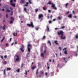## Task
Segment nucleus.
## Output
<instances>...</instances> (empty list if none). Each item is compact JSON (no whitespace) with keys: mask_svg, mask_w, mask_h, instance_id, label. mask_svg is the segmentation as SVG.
Here are the masks:
<instances>
[{"mask_svg":"<svg viewBox=\"0 0 78 78\" xmlns=\"http://www.w3.org/2000/svg\"><path fill=\"white\" fill-rule=\"evenodd\" d=\"M54 72L51 73V76H53L54 75Z\"/></svg>","mask_w":78,"mask_h":78,"instance_id":"nucleus-17","label":"nucleus"},{"mask_svg":"<svg viewBox=\"0 0 78 78\" xmlns=\"http://www.w3.org/2000/svg\"><path fill=\"white\" fill-rule=\"evenodd\" d=\"M16 57L17 58H16V61H19V57L18 55H16Z\"/></svg>","mask_w":78,"mask_h":78,"instance_id":"nucleus-7","label":"nucleus"},{"mask_svg":"<svg viewBox=\"0 0 78 78\" xmlns=\"http://www.w3.org/2000/svg\"><path fill=\"white\" fill-rule=\"evenodd\" d=\"M58 18L59 20H61V17L60 16L58 17Z\"/></svg>","mask_w":78,"mask_h":78,"instance_id":"nucleus-48","label":"nucleus"},{"mask_svg":"<svg viewBox=\"0 0 78 78\" xmlns=\"http://www.w3.org/2000/svg\"><path fill=\"white\" fill-rule=\"evenodd\" d=\"M45 74L46 76H47V73H45Z\"/></svg>","mask_w":78,"mask_h":78,"instance_id":"nucleus-61","label":"nucleus"},{"mask_svg":"<svg viewBox=\"0 0 78 78\" xmlns=\"http://www.w3.org/2000/svg\"><path fill=\"white\" fill-rule=\"evenodd\" d=\"M13 23V21L12 20L10 21V24H12Z\"/></svg>","mask_w":78,"mask_h":78,"instance_id":"nucleus-29","label":"nucleus"},{"mask_svg":"<svg viewBox=\"0 0 78 78\" xmlns=\"http://www.w3.org/2000/svg\"><path fill=\"white\" fill-rule=\"evenodd\" d=\"M27 57H29L30 56H29V53H28L27 55Z\"/></svg>","mask_w":78,"mask_h":78,"instance_id":"nucleus-36","label":"nucleus"},{"mask_svg":"<svg viewBox=\"0 0 78 78\" xmlns=\"http://www.w3.org/2000/svg\"><path fill=\"white\" fill-rule=\"evenodd\" d=\"M28 1L30 4H32V3L31 2V0H29Z\"/></svg>","mask_w":78,"mask_h":78,"instance_id":"nucleus-32","label":"nucleus"},{"mask_svg":"<svg viewBox=\"0 0 78 78\" xmlns=\"http://www.w3.org/2000/svg\"><path fill=\"white\" fill-rule=\"evenodd\" d=\"M11 70V68H7V71H8V70Z\"/></svg>","mask_w":78,"mask_h":78,"instance_id":"nucleus-13","label":"nucleus"},{"mask_svg":"<svg viewBox=\"0 0 78 78\" xmlns=\"http://www.w3.org/2000/svg\"><path fill=\"white\" fill-rule=\"evenodd\" d=\"M53 8L54 9H55V10H56L57 9V8H56V7H55V6L54 7H53Z\"/></svg>","mask_w":78,"mask_h":78,"instance_id":"nucleus-28","label":"nucleus"},{"mask_svg":"<svg viewBox=\"0 0 78 78\" xmlns=\"http://www.w3.org/2000/svg\"><path fill=\"white\" fill-rule=\"evenodd\" d=\"M10 19L11 20H14V18H13V17H11V18H10Z\"/></svg>","mask_w":78,"mask_h":78,"instance_id":"nucleus-40","label":"nucleus"},{"mask_svg":"<svg viewBox=\"0 0 78 78\" xmlns=\"http://www.w3.org/2000/svg\"><path fill=\"white\" fill-rule=\"evenodd\" d=\"M45 51H46V49L44 50V53H45Z\"/></svg>","mask_w":78,"mask_h":78,"instance_id":"nucleus-58","label":"nucleus"},{"mask_svg":"<svg viewBox=\"0 0 78 78\" xmlns=\"http://www.w3.org/2000/svg\"><path fill=\"white\" fill-rule=\"evenodd\" d=\"M47 29L48 30V31H49V30H50V29L49 28V27H48V26H47Z\"/></svg>","mask_w":78,"mask_h":78,"instance_id":"nucleus-26","label":"nucleus"},{"mask_svg":"<svg viewBox=\"0 0 78 78\" xmlns=\"http://www.w3.org/2000/svg\"><path fill=\"white\" fill-rule=\"evenodd\" d=\"M21 1L22 4L25 3H24L25 2V0H21Z\"/></svg>","mask_w":78,"mask_h":78,"instance_id":"nucleus-9","label":"nucleus"},{"mask_svg":"<svg viewBox=\"0 0 78 78\" xmlns=\"http://www.w3.org/2000/svg\"><path fill=\"white\" fill-rule=\"evenodd\" d=\"M6 27V25H4V26L3 27V30H5V28Z\"/></svg>","mask_w":78,"mask_h":78,"instance_id":"nucleus-21","label":"nucleus"},{"mask_svg":"<svg viewBox=\"0 0 78 78\" xmlns=\"http://www.w3.org/2000/svg\"><path fill=\"white\" fill-rule=\"evenodd\" d=\"M24 10L25 11V12H27V8H24Z\"/></svg>","mask_w":78,"mask_h":78,"instance_id":"nucleus-27","label":"nucleus"},{"mask_svg":"<svg viewBox=\"0 0 78 78\" xmlns=\"http://www.w3.org/2000/svg\"><path fill=\"white\" fill-rule=\"evenodd\" d=\"M69 5V3H68L66 4V8L67 6V5Z\"/></svg>","mask_w":78,"mask_h":78,"instance_id":"nucleus-43","label":"nucleus"},{"mask_svg":"<svg viewBox=\"0 0 78 78\" xmlns=\"http://www.w3.org/2000/svg\"><path fill=\"white\" fill-rule=\"evenodd\" d=\"M13 34V36H16V35H15V33H14Z\"/></svg>","mask_w":78,"mask_h":78,"instance_id":"nucleus-56","label":"nucleus"},{"mask_svg":"<svg viewBox=\"0 0 78 78\" xmlns=\"http://www.w3.org/2000/svg\"><path fill=\"white\" fill-rule=\"evenodd\" d=\"M13 14V11H12L11 12V15H12Z\"/></svg>","mask_w":78,"mask_h":78,"instance_id":"nucleus-50","label":"nucleus"},{"mask_svg":"<svg viewBox=\"0 0 78 78\" xmlns=\"http://www.w3.org/2000/svg\"><path fill=\"white\" fill-rule=\"evenodd\" d=\"M38 70H39V68L37 69V70L36 71V74H37V73H38Z\"/></svg>","mask_w":78,"mask_h":78,"instance_id":"nucleus-41","label":"nucleus"},{"mask_svg":"<svg viewBox=\"0 0 78 78\" xmlns=\"http://www.w3.org/2000/svg\"><path fill=\"white\" fill-rule=\"evenodd\" d=\"M73 14H75V12L74 11H73Z\"/></svg>","mask_w":78,"mask_h":78,"instance_id":"nucleus-64","label":"nucleus"},{"mask_svg":"<svg viewBox=\"0 0 78 78\" xmlns=\"http://www.w3.org/2000/svg\"><path fill=\"white\" fill-rule=\"evenodd\" d=\"M55 20H56V19H53V21H55Z\"/></svg>","mask_w":78,"mask_h":78,"instance_id":"nucleus-59","label":"nucleus"},{"mask_svg":"<svg viewBox=\"0 0 78 78\" xmlns=\"http://www.w3.org/2000/svg\"><path fill=\"white\" fill-rule=\"evenodd\" d=\"M5 45L6 46H8V43H6V44H5Z\"/></svg>","mask_w":78,"mask_h":78,"instance_id":"nucleus-57","label":"nucleus"},{"mask_svg":"<svg viewBox=\"0 0 78 78\" xmlns=\"http://www.w3.org/2000/svg\"><path fill=\"white\" fill-rule=\"evenodd\" d=\"M44 17L43 15L42 14H39L38 15V18L39 19H41V18H42Z\"/></svg>","mask_w":78,"mask_h":78,"instance_id":"nucleus-5","label":"nucleus"},{"mask_svg":"<svg viewBox=\"0 0 78 78\" xmlns=\"http://www.w3.org/2000/svg\"><path fill=\"white\" fill-rule=\"evenodd\" d=\"M35 68H36V66H34V67H32V69H33V70H34Z\"/></svg>","mask_w":78,"mask_h":78,"instance_id":"nucleus-34","label":"nucleus"},{"mask_svg":"<svg viewBox=\"0 0 78 78\" xmlns=\"http://www.w3.org/2000/svg\"><path fill=\"white\" fill-rule=\"evenodd\" d=\"M63 58V59H64V60H65V61H66V58L64 57Z\"/></svg>","mask_w":78,"mask_h":78,"instance_id":"nucleus-60","label":"nucleus"},{"mask_svg":"<svg viewBox=\"0 0 78 78\" xmlns=\"http://www.w3.org/2000/svg\"><path fill=\"white\" fill-rule=\"evenodd\" d=\"M16 71L18 72H20V69H17L16 70Z\"/></svg>","mask_w":78,"mask_h":78,"instance_id":"nucleus-33","label":"nucleus"},{"mask_svg":"<svg viewBox=\"0 0 78 78\" xmlns=\"http://www.w3.org/2000/svg\"><path fill=\"white\" fill-rule=\"evenodd\" d=\"M48 43H49V44L50 46H51V42H50V41L48 40Z\"/></svg>","mask_w":78,"mask_h":78,"instance_id":"nucleus-16","label":"nucleus"},{"mask_svg":"<svg viewBox=\"0 0 78 78\" xmlns=\"http://www.w3.org/2000/svg\"><path fill=\"white\" fill-rule=\"evenodd\" d=\"M46 37L45 36H44L43 37V39H45V38Z\"/></svg>","mask_w":78,"mask_h":78,"instance_id":"nucleus-38","label":"nucleus"},{"mask_svg":"<svg viewBox=\"0 0 78 78\" xmlns=\"http://www.w3.org/2000/svg\"><path fill=\"white\" fill-rule=\"evenodd\" d=\"M68 17L69 18H72V14H70L68 15Z\"/></svg>","mask_w":78,"mask_h":78,"instance_id":"nucleus-15","label":"nucleus"},{"mask_svg":"<svg viewBox=\"0 0 78 78\" xmlns=\"http://www.w3.org/2000/svg\"><path fill=\"white\" fill-rule=\"evenodd\" d=\"M5 37H4L3 38H2V39L1 40V42H3V40H4V39H5Z\"/></svg>","mask_w":78,"mask_h":78,"instance_id":"nucleus-19","label":"nucleus"},{"mask_svg":"<svg viewBox=\"0 0 78 78\" xmlns=\"http://www.w3.org/2000/svg\"><path fill=\"white\" fill-rule=\"evenodd\" d=\"M1 58H2V59H3V56H1Z\"/></svg>","mask_w":78,"mask_h":78,"instance_id":"nucleus-47","label":"nucleus"},{"mask_svg":"<svg viewBox=\"0 0 78 78\" xmlns=\"http://www.w3.org/2000/svg\"><path fill=\"white\" fill-rule=\"evenodd\" d=\"M25 73H24V74H25V77L27 78V70H25Z\"/></svg>","mask_w":78,"mask_h":78,"instance_id":"nucleus-11","label":"nucleus"},{"mask_svg":"<svg viewBox=\"0 0 78 78\" xmlns=\"http://www.w3.org/2000/svg\"><path fill=\"white\" fill-rule=\"evenodd\" d=\"M37 11H38V9H35V12H37Z\"/></svg>","mask_w":78,"mask_h":78,"instance_id":"nucleus-31","label":"nucleus"},{"mask_svg":"<svg viewBox=\"0 0 78 78\" xmlns=\"http://www.w3.org/2000/svg\"><path fill=\"white\" fill-rule=\"evenodd\" d=\"M35 28L36 30H37V31L38 30H39V28L37 27H35Z\"/></svg>","mask_w":78,"mask_h":78,"instance_id":"nucleus-18","label":"nucleus"},{"mask_svg":"<svg viewBox=\"0 0 78 78\" xmlns=\"http://www.w3.org/2000/svg\"><path fill=\"white\" fill-rule=\"evenodd\" d=\"M69 13H70V12H66V14H69Z\"/></svg>","mask_w":78,"mask_h":78,"instance_id":"nucleus-44","label":"nucleus"},{"mask_svg":"<svg viewBox=\"0 0 78 78\" xmlns=\"http://www.w3.org/2000/svg\"><path fill=\"white\" fill-rule=\"evenodd\" d=\"M21 48H24V45H22Z\"/></svg>","mask_w":78,"mask_h":78,"instance_id":"nucleus-46","label":"nucleus"},{"mask_svg":"<svg viewBox=\"0 0 78 78\" xmlns=\"http://www.w3.org/2000/svg\"><path fill=\"white\" fill-rule=\"evenodd\" d=\"M4 75H5L6 74V70L5 69H4Z\"/></svg>","mask_w":78,"mask_h":78,"instance_id":"nucleus-22","label":"nucleus"},{"mask_svg":"<svg viewBox=\"0 0 78 78\" xmlns=\"http://www.w3.org/2000/svg\"><path fill=\"white\" fill-rule=\"evenodd\" d=\"M64 53H65V54L66 55H67V51L65 50V51Z\"/></svg>","mask_w":78,"mask_h":78,"instance_id":"nucleus-42","label":"nucleus"},{"mask_svg":"<svg viewBox=\"0 0 78 78\" xmlns=\"http://www.w3.org/2000/svg\"><path fill=\"white\" fill-rule=\"evenodd\" d=\"M5 17L6 18H8V13L6 14L5 15Z\"/></svg>","mask_w":78,"mask_h":78,"instance_id":"nucleus-23","label":"nucleus"},{"mask_svg":"<svg viewBox=\"0 0 78 78\" xmlns=\"http://www.w3.org/2000/svg\"><path fill=\"white\" fill-rule=\"evenodd\" d=\"M47 65L48 66L47 68L48 69H50V67L48 66V63H47Z\"/></svg>","mask_w":78,"mask_h":78,"instance_id":"nucleus-25","label":"nucleus"},{"mask_svg":"<svg viewBox=\"0 0 78 78\" xmlns=\"http://www.w3.org/2000/svg\"><path fill=\"white\" fill-rule=\"evenodd\" d=\"M20 50L22 51V52H24V50H23V48H20Z\"/></svg>","mask_w":78,"mask_h":78,"instance_id":"nucleus-14","label":"nucleus"},{"mask_svg":"<svg viewBox=\"0 0 78 78\" xmlns=\"http://www.w3.org/2000/svg\"><path fill=\"white\" fill-rule=\"evenodd\" d=\"M3 64H4V65H5V64H6V62H4L3 63Z\"/></svg>","mask_w":78,"mask_h":78,"instance_id":"nucleus-45","label":"nucleus"},{"mask_svg":"<svg viewBox=\"0 0 78 78\" xmlns=\"http://www.w3.org/2000/svg\"><path fill=\"white\" fill-rule=\"evenodd\" d=\"M10 2L11 3H12V2H13V0H10Z\"/></svg>","mask_w":78,"mask_h":78,"instance_id":"nucleus-30","label":"nucleus"},{"mask_svg":"<svg viewBox=\"0 0 78 78\" xmlns=\"http://www.w3.org/2000/svg\"><path fill=\"white\" fill-rule=\"evenodd\" d=\"M48 12H51V10H48Z\"/></svg>","mask_w":78,"mask_h":78,"instance_id":"nucleus-51","label":"nucleus"},{"mask_svg":"<svg viewBox=\"0 0 78 78\" xmlns=\"http://www.w3.org/2000/svg\"><path fill=\"white\" fill-rule=\"evenodd\" d=\"M41 74H42L43 75H44V72H41Z\"/></svg>","mask_w":78,"mask_h":78,"instance_id":"nucleus-55","label":"nucleus"},{"mask_svg":"<svg viewBox=\"0 0 78 78\" xmlns=\"http://www.w3.org/2000/svg\"><path fill=\"white\" fill-rule=\"evenodd\" d=\"M41 56L42 57H44V53H42L41 54Z\"/></svg>","mask_w":78,"mask_h":78,"instance_id":"nucleus-20","label":"nucleus"},{"mask_svg":"<svg viewBox=\"0 0 78 78\" xmlns=\"http://www.w3.org/2000/svg\"><path fill=\"white\" fill-rule=\"evenodd\" d=\"M26 4L23 5V6H28V5L29 4V2H26Z\"/></svg>","mask_w":78,"mask_h":78,"instance_id":"nucleus-8","label":"nucleus"},{"mask_svg":"<svg viewBox=\"0 0 78 78\" xmlns=\"http://www.w3.org/2000/svg\"><path fill=\"white\" fill-rule=\"evenodd\" d=\"M29 47H31V45L30 44H29L27 46V48H28V51L30 53V50L31 49Z\"/></svg>","mask_w":78,"mask_h":78,"instance_id":"nucleus-4","label":"nucleus"},{"mask_svg":"<svg viewBox=\"0 0 78 78\" xmlns=\"http://www.w3.org/2000/svg\"><path fill=\"white\" fill-rule=\"evenodd\" d=\"M43 9L44 10V11H45V10H47V8H45L44 7H43Z\"/></svg>","mask_w":78,"mask_h":78,"instance_id":"nucleus-24","label":"nucleus"},{"mask_svg":"<svg viewBox=\"0 0 78 78\" xmlns=\"http://www.w3.org/2000/svg\"><path fill=\"white\" fill-rule=\"evenodd\" d=\"M51 1H50L48 2L47 3V4H49V5H51Z\"/></svg>","mask_w":78,"mask_h":78,"instance_id":"nucleus-37","label":"nucleus"},{"mask_svg":"<svg viewBox=\"0 0 78 78\" xmlns=\"http://www.w3.org/2000/svg\"><path fill=\"white\" fill-rule=\"evenodd\" d=\"M7 57V56L6 55L5 56L4 58H6Z\"/></svg>","mask_w":78,"mask_h":78,"instance_id":"nucleus-63","label":"nucleus"},{"mask_svg":"<svg viewBox=\"0 0 78 78\" xmlns=\"http://www.w3.org/2000/svg\"><path fill=\"white\" fill-rule=\"evenodd\" d=\"M2 11H5V9H2Z\"/></svg>","mask_w":78,"mask_h":78,"instance_id":"nucleus-62","label":"nucleus"},{"mask_svg":"<svg viewBox=\"0 0 78 78\" xmlns=\"http://www.w3.org/2000/svg\"><path fill=\"white\" fill-rule=\"evenodd\" d=\"M57 34L58 35H61H61L60 37L61 39H64L66 38V37H63V34H64V32L62 31H61L60 32H58Z\"/></svg>","mask_w":78,"mask_h":78,"instance_id":"nucleus-1","label":"nucleus"},{"mask_svg":"<svg viewBox=\"0 0 78 78\" xmlns=\"http://www.w3.org/2000/svg\"><path fill=\"white\" fill-rule=\"evenodd\" d=\"M5 6L6 7V12H10V10H9V9H8V8H9V6H8V5H6Z\"/></svg>","mask_w":78,"mask_h":78,"instance_id":"nucleus-3","label":"nucleus"},{"mask_svg":"<svg viewBox=\"0 0 78 78\" xmlns=\"http://www.w3.org/2000/svg\"><path fill=\"white\" fill-rule=\"evenodd\" d=\"M59 28H55V30H59Z\"/></svg>","mask_w":78,"mask_h":78,"instance_id":"nucleus-52","label":"nucleus"},{"mask_svg":"<svg viewBox=\"0 0 78 78\" xmlns=\"http://www.w3.org/2000/svg\"><path fill=\"white\" fill-rule=\"evenodd\" d=\"M10 11H12V9H12V7H10Z\"/></svg>","mask_w":78,"mask_h":78,"instance_id":"nucleus-39","label":"nucleus"},{"mask_svg":"<svg viewBox=\"0 0 78 78\" xmlns=\"http://www.w3.org/2000/svg\"><path fill=\"white\" fill-rule=\"evenodd\" d=\"M49 23H51V21H49Z\"/></svg>","mask_w":78,"mask_h":78,"instance_id":"nucleus-53","label":"nucleus"},{"mask_svg":"<svg viewBox=\"0 0 78 78\" xmlns=\"http://www.w3.org/2000/svg\"><path fill=\"white\" fill-rule=\"evenodd\" d=\"M59 49L60 50H61V47H59Z\"/></svg>","mask_w":78,"mask_h":78,"instance_id":"nucleus-54","label":"nucleus"},{"mask_svg":"<svg viewBox=\"0 0 78 78\" xmlns=\"http://www.w3.org/2000/svg\"><path fill=\"white\" fill-rule=\"evenodd\" d=\"M23 64L22 63V64L21 65V68L23 67Z\"/></svg>","mask_w":78,"mask_h":78,"instance_id":"nucleus-49","label":"nucleus"},{"mask_svg":"<svg viewBox=\"0 0 78 78\" xmlns=\"http://www.w3.org/2000/svg\"><path fill=\"white\" fill-rule=\"evenodd\" d=\"M27 25L28 26L30 27H31L32 28H34V25H33V23H32V22H30V24H27Z\"/></svg>","mask_w":78,"mask_h":78,"instance_id":"nucleus-2","label":"nucleus"},{"mask_svg":"<svg viewBox=\"0 0 78 78\" xmlns=\"http://www.w3.org/2000/svg\"><path fill=\"white\" fill-rule=\"evenodd\" d=\"M66 27L65 26H63L62 27L60 28V29H63V28H64Z\"/></svg>","mask_w":78,"mask_h":78,"instance_id":"nucleus-35","label":"nucleus"},{"mask_svg":"<svg viewBox=\"0 0 78 78\" xmlns=\"http://www.w3.org/2000/svg\"><path fill=\"white\" fill-rule=\"evenodd\" d=\"M10 5L13 7H15V6H16V4L15 3H10Z\"/></svg>","mask_w":78,"mask_h":78,"instance_id":"nucleus-6","label":"nucleus"},{"mask_svg":"<svg viewBox=\"0 0 78 78\" xmlns=\"http://www.w3.org/2000/svg\"><path fill=\"white\" fill-rule=\"evenodd\" d=\"M51 6L52 8L55 7V4H53V3H51Z\"/></svg>","mask_w":78,"mask_h":78,"instance_id":"nucleus-12","label":"nucleus"},{"mask_svg":"<svg viewBox=\"0 0 78 78\" xmlns=\"http://www.w3.org/2000/svg\"><path fill=\"white\" fill-rule=\"evenodd\" d=\"M54 43L56 44V45H58V41L57 40H55L54 41Z\"/></svg>","mask_w":78,"mask_h":78,"instance_id":"nucleus-10","label":"nucleus"}]
</instances>
